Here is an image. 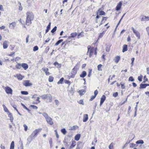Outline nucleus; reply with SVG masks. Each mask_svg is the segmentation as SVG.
<instances>
[{
    "mask_svg": "<svg viewBox=\"0 0 149 149\" xmlns=\"http://www.w3.org/2000/svg\"><path fill=\"white\" fill-rule=\"evenodd\" d=\"M26 24L29 25L32 23L31 21L33 20L34 15L32 12H27L26 13Z\"/></svg>",
    "mask_w": 149,
    "mask_h": 149,
    "instance_id": "f257e3e1",
    "label": "nucleus"
},
{
    "mask_svg": "<svg viewBox=\"0 0 149 149\" xmlns=\"http://www.w3.org/2000/svg\"><path fill=\"white\" fill-rule=\"evenodd\" d=\"M40 97L43 99H49V102H51L52 101V96L50 94L43 95H41Z\"/></svg>",
    "mask_w": 149,
    "mask_h": 149,
    "instance_id": "f03ea898",
    "label": "nucleus"
},
{
    "mask_svg": "<svg viewBox=\"0 0 149 149\" xmlns=\"http://www.w3.org/2000/svg\"><path fill=\"white\" fill-rule=\"evenodd\" d=\"M42 130V128L36 129L32 132L30 135L31 137L33 138L36 137L38 134Z\"/></svg>",
    "mask_w": 149,
    "mask_h": 149,
    "instance_id": "7ed1b4c3",
    "label": "nucleus"
},
{
    "mask_svg": "<svg viewBox=\"0 0 149 149\" xmlns=\"http://www.w3.org/2000/svg\"><path fill=\"white\" fill-rule=\"evenodd\" d=\"M89 52V57L90 58L91 57L94 52V48L92 47L91 48V46H88V52L87 54Z\"/></svg>",
    "mask_w": 149,
    "mask_h": 149,
    "instance_id": "20e7f679",
    "label": "nucleus"
},
{
    "mask_svg": "<svg viewBox=\"0 0 149 149\" xmlns=\"http://www.w3.org/2000/svg\"><path fill=\"white\" fill-rule=\"evenodd\" d=\"M5 90L7 94H12L13 90L10 87L8 86H6L5 87Z\"/></svg>",
    "mask_w": 149,
    "mask_h": 149,
    "instance_id": "39448f33",
    "label": "nucleus"
},
{
    "mask_svg": "<svg viewBox=\"0 0 149 149\" xmlns=\"http://www.w3.org/2000/svg\"><path fill=\"white\" fill-rule=\"evenodd\" d=\"M132 29L134 33L135 34L136 37L138 38L139 39H140V33L138 31H136L134 29V28L133 27H132Z\"/></svg>",
    "mask_w": 149,
    "mask_h": 149,
    "instance_id": "423d86ee",
    "label": "nucleus"
},
{
    "mask_svg": "<svg viewBox=\"0 0 149 149\" xmlns=\"http://www.w3.org/2000/svg\"><path fill=\"white\" fill-rule=\"evenodd\" d=\"M122 2L121 1L119 2V3L118 4L115 8V9L116 11H118L120 10L122 5Z\"/></svg>",
    "mask_w": 149,
    "mask_h": 149,
    "instance_id": "0eeeda50",
    "label": "nucleus"
},
{
    "mask_svg": "<svg viewBox=\"0 0 149 149\" xmlns=\"http://www.w3.org/2000/svg\"><path fill=\"white\" fill-rule=\"evenodd\" d=\"M106 97L105 95H103L102 97H101L100 99V106H101V105L106 100Z\"/></svg>",
    "mask_w": 149,
    "mask_h": 149,
    "instance_id": "6e6552de",
    "label": "nucleus"
},
{
    "mask_svg": "<svg viewBox=\"0 0 149 149\" xmlns=\"http://www.w3.org/2000/svg\"><path fill=\"white\" fill-rule=\"evenodd\" d=\"M83 146V144L82 142H78L76 149H81L82 148Z\"/></svg>",
    "mask_w": 149,
    "mask_h": 149,
    "instance_id": "1a4fd4ad",
    "label": "nucleus"
},
{
    "mask_svg": "<svg viewBox=\"0 0 149 149\" xmlns=\"http://www.w3.org/2000/svg\"><path fill=\"white\" fill-rule=\"evenodd\" d=\"M46 120L47 123L51 125H53V123L52 121V119L51 117H49Z\"/></svg>",
    "mask_w": 149,
    "mask_h": 149,
    "instance_id": "9d476101",
    "label": "nucleus"
},
{
    "mask_svg": "<svg viewBox=\"0 0 149 149\" xmlns=\"http://www.w3.org/2000/svg\"><path fill=\"white\" fill-rule=\"evenodd\" d=\"M23 85L25 86H29L32 85V84L29 82V80H26L24 81V83Z\"/></svg>",
    "mask_w": 149,
    "mask_h": 149,
    "instance_id": "9b49d317",
    "label": "nucleus"
},
{
    "mask_svg": "<svg viewBox=\"0 0 149 149\" xmlns=\"http://www.w3.org/2000/svg\"><path fill=\"white\" fill-rule=\"evenodd\" d=\"M42 70L45 72L46 75H49L50 74L49 72H48L49 69L48 68H42Z\"/></svg>",
    "mask_w": 149,
    "mask_h": 149,
    "instance_id": "f8f14e48",
    "label": "nucleus"
},
{
    "mask_svg": "<svg viewBox=\"0 0 149 149\" xmlns=\"http://www.w3.org/2000/svg\"><path fill=\"white\" fill-rule=\"evenodd\" d=\"M97 13H98L99 15H105V13L103 11L101 10V9L99 8L97 11Z\"/></svg>",
    "mask_w": 149,
    "mask_h": 149,
    "instance_id": "ddd939ff",
    "label": "nucleus"
},
{
    "mask_svg": "<svg viewBox=\"0 0 149 149\" xmlns=\"http://www.w3.org/2000/svg\"><path fill=\"white\" fill-rule=\"evenodd\" d=\"M88 119V116L87 114H84L83 115V122H86Z\"/></svg>",
    "mask_w": 149,
    "mask_h": 149,
    "instance_id": "4468645a",
    "label": "nucleus"
},
{
    "mask_svg": "<svg viewBox=\"0 0 149 149\" xmlns=\"http://www.w3.org/2000/svg\"><path fill=\"white\" fill-rule=\"evenodd\" d=\"M131 135L132 136H133L132 139L130 141L129 140H128L126 143H125V144L124 145V146H123V148H125L126 147L127 145L131 141L132 139H133L134 138H135V136L133 134H132Z\"/></svg>",
    "mask_w": 149,
    "mask_h": 149,
    "instance_id": "2eb2a0df",
    "label": "nucleus"
},
{
    "mask_svg": "<svg viewBox=\"0 0 149 149\" xmlns=\"http://www.w3.org/2000/svg\"><path fill=\"white\" fill-rule=\"evenodd\" d=\"M87 75V73L86 71H83L80 74V77L81 78H84Z\"/></svg>",
    "mask_w": 149,
    "mask_h": 149,
    "instance_id": "dca6fc26",
    "label": "nucleus"
},
{
    "mask_svg": "<svg viewBox=\"0 0 149 149\" xmlns=\"http://www.w3.org/2000/svg\"><path fill=\"white\" fill-rule=\"evenodd\" d=\"M7 113L8 115V117L10 118V121L11 122H12L13 120V118L12 113L10 112H8Z\"/></svg>",
    "mask_w": 149,
    "mask_h": 149,
    "instance_id": "f3484780",
    "label": "nucleus"
},
{
    "mask_svg": "<svg viewBox=\"0 0 149 149\" xmlns=\"http://www.w3.org/2000/svg\"><path fill=\"white\" fill-rule=\"evenodd\" d=\"M16 25V23L15 22H13L10 24V27L11 29H14Z\"/></svg>",
    "mask_w": 149,
    "mask_h": 149,
    "instance_id": "a211bd4d",
    "label": "nucleus"
},
{
    "mask_svg": "<svg viewBox=\"0 0 149 149\" xmlns=\"http://www.w3.org/2000/svg\"><path fill=\"white\" fill-rule=\"evenodd\" d=\"M22 66L25 70H26L28 68V64L26 63H22Z\"/></svg>",
    "mask_w": 149,
    "mask_h": 149,
    "instance_id": "6ab92c4d",
    "label": "nucleus"
},
{
    "mask_svg": "<svg viewBox=\"0 0 149 149\" xmlns=\"http://www.w3.org/2000/svg\"><path fill=\"white\" fill-rule=\"evenodd\" d=\"M127 50V45H124L123 46L122 52H124Z\"/></svg>",
    "mask_w": 149,
    "mask_h": 149,
    "instance_id": "aec40b11",
    "label": "nucleus"
},
{
    "mask_svg": "<svg viewBox=\"0 0 149 149\" xmlns=\"http://www.w3.org/2000/svg\"><path fill=\"white\" fill-rule=\"evenodd\" d=\"M76 142L74 140L72 141V143L70 146L69 148L70 149L74 147L76 145Z\"/></svg>",
    "mask_w": 149,
    "mask_h": 149,
    "instance_id": "412c9836",
    "label": "nucleus"
},
{
    "mask_svg": "<svg viewBox=\"0 0 149 149\" xmlns=\"http://www.w3.org/2000/svg\"><path fill=\"white\" fill-rule=\"evenodd\" d=\"M7 41H5L3 43V47L4 49H6L8 47V45L7 44Z\"/></svg>",
    "mask_w": 149,
    "mask_h": 149,
    "instance_id": "4be33fe9",
    "label": "nucleus"
},
{
    "mask_svg": "<svg viewBox=\"0 0 149 149\" xmlns=\"http://www.w3.org/2000/svg\"><path fill=\"white\" fill-rule=\"evenodd\" d=\"M148 19H149V17L148 16H143L141 19V21H148Z\"/></svg>",
    "mask_w": 149,
    "mask_h": 149,
    "instance_id": "5701e85b",
    "label": "nucleus"
},
{
    "mask_svg": "<svg viewBox=\"0 0 149 149\" xmlns=\"http://www.w3.org/2000/svg\"><path fill=\"white\" fill-rule=\"evenodd\" d=\"M80 136L81 135L80 134H77L74 137L75 140L77 141H78L80 138Z\"/></svg>",
    "mask_w": 149,
    "mask_h": 149,
    "instance_id": "b1692460",
    "label": "nucleus"
},
{
    "mask_svg": "<svg viewBox=\"0 0 149 149\" xmlns=\"http://www.w3.org/2000/svg\"><path fill=\"white\" fill-rule=\"evenodd\" d=\"M146 84H141L140 85L139 88L140 89L142 88H146Z\"/></svg>",
    "mask_w": 149,
    "mask_h": 149,
    "instance_id": "393cba45",
    "label": "nucleus"
},
{
    "mask_svg": "<svg viewBox=\"0 0 149 149\" xmlns=\"http://www.w3.org/2000/svg\"><path fill=\"white\" fill-rule=\"evenodd\" d=\"M14 141H12L10 144V149H14Z\"/></svg>",
    "mask_w": 149,
    "mask_h": 149,
    "instance_id": "a878e982",
    "label": "nucleus"
},
{
    "mask_svg": "<svg viewBox=\"0 0 149 149\" xmlns=\"http://www.w3.org/2000/svg\"><path fill=\"white\" fill-rule=\"evenodd\" d=\"M77 70H75L74 69V68H73L72 69L71 74H73V77H74L75 75L77 73Z\"/></svg>",
    "mask_w": 149,
    "mask_h": 149,
    "instance_id": "bb28decb",
    "label": "nucleus"
},
{
    "mask_svg": "<svg viewBox=\"0 0 149 149\" xmlns=\"http://www.w3.org/2000/svg\"><path fill=\"white\" fill-rule=\"evenodd\" d=\"M79 94L81 95L84 94L86 92V91L84 90H80L79 91Z\"/></svg>",
    "mask_w": 149,
    "mask_h": 149,
    "instance_id": "cd10ccee",
    "label": "nucleus"
},
{
    "mask_svg": "<svg viewBox=\"0 0 149 149\" xmlns=\"http://www.w3.org/2000/svg\"><path fill=\"white\" fill-rule=\"evenodd\" d=\"M115 62L116 63H118L120 59V57L119 56H117L115 58Z\"/></svg>",
    "mask_w": 149,
    "mask_h": 149,
    "instance_id": "c85d7f7f",
    "label": "nucleus"
},
{
    "mask_svg": "<svg viewBox=\"0 0 149 149\" xmlns=\"http://www.w3.org/2000/svg\"><path fill=\"white\" fill-rule=\"evenodd\" d=\"M63 41V39H60L58 40L57 42L55 44V46H56L58 45L60 43Z\"/></svg>",
    "mask_w": 149,
    "mask_h": 149,
    "instance_id": "c756f323",
    "label": "nucleus"
},
{
    "mask_svg": "<svg viewBox=\"0 0 149 149\" xmlns=\"http://www.w3.org/2000/svg\"><path fill=\"white\" fill-rule=\"evenodd\" d=\"M3 108L5 112H6L7 113H8L9 112V111L8 110L7 108L4 104L3 105Z\"/></svg>",
    "mask_w": 149,
    "mask_h": 149,
    "instance_id": "7c9ffc66",
    "label": "nucleus"
},
{
    "mask_svg": "<svg viewBox=\"0 0 149 149\" xmlns=\"http://www.w3.org/2000/svg\"><path fill=\"white\" fill-rule=\"evenodd\" d=\"M136 143L137 144H143L144 143V141L142 140H139L137 141L136 142Z\"/></svg>",
    "mask_w": 149,
    "mask_h": 149,
    "instance_id": "2f4dec72",
    "label": "nucleus"
},
{
    "mask_svg": "<svg viewBox=\"0 0 149 149\" xmlns=\"http://www.w3.org/2000/svg\"><path fill=\"white\" fill-rule=\"evenodd\" d=\"M17 77L18 79L19 80H22L23 79L24 77L22 76L21 74H19L17 75Z\"/></svg>",
    "mask_w": 149,
    "mask_h": 149,
    "instance_id": "473e14b6",
    "label": "nucleus"
},
{
    "mask_svg": "<svg viewBox=\"0 0 149 149\" xmlns=\"http://www.w3.org/2000/svg\"><path fill=\"white\" fill-rule=\"evenodd\" d=\"M77 33L76 32L72 33L70 34V36L71 38H74L77 35Z\"/></svg>",
    "mask_w": 149,
    "mask_h": 149,
    "instance_id": "72a5a7b5",
    "label": "nucleus"
},
{
    "mask_svg": "<svg viewBox=\"0 0 149 149\" xmlns=\"http://www.w3.org/2000/svg\"><path fill=\"white\" fill-rule=\"evenodd\" d=\"M79 65L77 63V64L75 66H74L73 68L74 69H75L77 71L79 70Z\"/></svg>",
    "mask_w": 149,
    "mask_h": 149,
    "instance_id": "f704fd0d",
    "label": "nucleus"
},
{
    "mask_svg": "<svg viewBox=\"0 0 149 149\" xmlns=\"http://www.w3.org/2000/svg\"><path fill=\"white\" fill-rule=\"evenodd\" d=\"M61 132L64 135H65L67 133V131L65 128L61 129Z\"/></svg>",
    "mask_w": 149,
    "mask_h": 149,
    "instance_id": "c9c22d12",
    "label": "nucleus"
},
{
    "mask_svg": "<svg viewBox=\"0 0 149 149\" xmlns=\"http://www.w3.org/2000/svg\"><path fill=\"white\" fill-rule=\"evenodd\" d=\"M13 107V108L18 113L20 116H22V115L19 112L18 110L17 109L16 106L15 105H13V106H12Z\"/></svg>",
    "mask_w": 149,
    "mask_h": 149,
    "instance_id": "e433bc0d",
    "label": "nucleus"
},
{
    "mask_svg": "<svg viewBox=\"0 0 149 149\" xmlns=\"http://www.w3.org/2000/svg\"><path fill=\"white\" fill-rule=\"evenodd\" d=\"M42 115L46 119L48 118L49 116L46 113H42Z\"/></svg>",
    "mask_w": 149,
    "mask_h": 149,
    "instance_id": "4c0bfd02",
    "label": "nucleus"
},
{
    "mask_svg": "<svg viewBox=\"0 0 149 149\" xmlns=\"http://www.w3.org/2000/svg\"><path fill=\"white\" fill-rule=\"evenodd\" d=\"M22 67V64L21 65L20 63H18L16 65V68L17 69H20Z\"/></svg>",
    "mask_w": 149,
    "mask_h": 149,
    "instance_id": "58836bf2",
    "label": "nucleus"
},
{
    "mask_svg": "<svg viewBox=\"0 0 149 149\" xmlns=\"http://www.w3.org/2000/svg\"><path fill=\"white\" fill-rule=\"evenodd\" d=\"M64 80V79L63 77L61 78L60 80L58 81L57 83L58 84H62Z\"/></svg>",
    "mask_w": 149,
    "mask_h": 149,
    "instance_id": "ea45409f",
    "label": "nucleus"
},
{
    "mask_svg": "<svg viewBox=\"0 0 149 149\" xmlns=\"http://www.w3.org/2000/svg\"><path fill=\"white\" fill-rule=\"evenodd\" d=\"M33 137H31V135H30L27 138V140L29 142V143H30L31 141L33 140Z\"/></svg>",
    "mask_w": 149,
    "mask_h": 149,
    "instance_id": "a19ab883",
    "label": "nucleus"
},
{
    "mask_svg": "<svg viewBox=\"0 0 149 149\" xmlns=\"http://www.w3.org/2000/svg\"><path fill=\"white\" fill-rule=\"evenodd\" d=\"M21 94L23 95H27L28 94V92L27 91H22L21 92Z\"/></svg>",
    "mask_w": 149,
    "mask_h": 149,
    "instance_id": "79ce46f5",
    "label": "nucleus"
},
{
    "mask_svg": "<svg viewBox=\"0 0 149 149\" xmlns=\"http://www.w3.org/2000/svg\"><path fill=\"white\" fill-rule=\"evenodd\" d=\"M57 27L56 26H55L51 30V32L52 33H54L56 31L57 29Z\"/></svg>",
    "mask_w": 149,
    "mask_h": 149,
    "instance_id": "37998d69",
    "label": "nucleus"
},
{
    "mask_svg": "<svg viewBox=\"0 0 149 149\" xmlns=\"http://www.w3.org/2000/svg\"><path fill=\"white\" fill-rule=\"evenodd\" d=\"M103 17L102 19V20L101 21L100 24L99 25V26H100L102 24H103L104 23L105 21H104V18H107V17Z\"/></svg>",
    "mask_w": 149,
    "mask_h": 149,
    "instance_id": "c03bdc74",
    "label": "nucleus"
},
{
    "mask_svg": "<svg viewBox=\"0 0 149 149\" xmlns=\"http://www.w3.org/2000/svg\"><path fill=\"white\" fill-rule=\"evenodd\" d=\"M54 77L51 76H49V81L50 82H52L53 81Z\"/></svg>",
    "mask_w": 149,
    "mask_h": 149,
    "instance_id": "a18cd8bd",
    "label": "nucleus"
},
{
    "mask_svg": "<svg viewBox=\"0 0 149 149\" xmlns=\"http://www.w3.org/2000/svg\"><path fill=\"white\" fill-rule=\"evenodd\" d=\"M54 65L55 66H57V67H61V64H59L57 62H55L54 63Z\"/></svg>",
    "mask_w": 149,
    "mask_h": 149,
    "instance_id": "49530a36",
    "label": "nucleus"
},
{
    "mask_svg": "<svg viewBox=\"0 0 149 149\" xmlns=\"http://www.w3.org/2000/svg\"><path fill=\"white\" fill-rule=\"evenodd\" d=\"M148 81V79L146 78V75L144 76L143 77V83H145L146 81Z\"/></svg>",
    "mask_w": 149,
    "mask_h": 149,
    "instance_id": "de8ad7c7",
    "label": "nucleus"
},
{
    "mask_svg": "<svg viewBox=\"0 0 149 149\" xmlns=\"http://www.w3.org/2000/svg\"><path fill=\"white\" fill-rule=\"evenodd\" d=\"M102 65L100 64L98 65L97 66V69L99 71H102V69L101 68L102 66Z\"/></svg>",
    "mask_w": 149,
    "mask_h": 149,
    "instance_id": "09e8293b",
    "label": "nucleus"
},
{
    "mask_svg": "<svg viewBox=\"0 0 149 149\" xmlns=\"http://www.w3.org/2000/svg\"><path fill=\"white\" fill-rule=\"evenodd\" d=\"M137 145L135 144H134L133 143H131L130 144V148H133V147H136L137 146Z\"/></svg>",
    "mask_w": 149,
    "mask_h": 149,
    "instance_id": "8fccbe9b",
    "label": "nucleus"
},
{
    "mask_svg": "<svg viewBox=\"0 0 149 149\" xmlns=\"http://www.w3.org/2000/svg\"><path fill=\"white\" fill-rule=\"evenodd\" d=\"M143 76L141 75L140 76H139L138 77V79L140 81H142V79L143 78Z\"/></svg>",
    "mask_w": 149,
    "mask_h": 149,
    "instance_id": "3c124183",
    "label": "nucleus"
},
{
    "mask_svg": "<svg viewBox=\"0 0 149 149\" xmlns=\"http://www.w3.org/2000/svg\"><path fill=\"white\" fill-rule=\"evenodd\" d=\"M64 82L65 84H68L69 85H70L71 84L69 80H65Z\"/></svg>",
    "mask_w": 149,
    "mask_h": 149,
    "instance_id": "603ef678",
    "label": "nucleus"
},
{
    "mask_svg": "<svg viewBox=\"0 0 149 149\" xmlns=\"http://www.w3.org/2000/svg\"><path fill=\"white\" fill-rule=\"evenodd\" d=\"M38 49V47L37 46H36L33 47V50L35 52Z\"/></svg>",
    "mask_w": 149,
    "mask_h": 149,
    "instance_id": "864d4df0",
    "label": "nucleus"
},
{
    "mask_svg": "<svg viewBox=\"0 0 149 149\" xmlns=\"http://www.w3.org/2000/svg\"><path fill=\"white\" fill-rule=\"evenodd\" d=\"M128 80L130 81H134V80L132 76H131L129 78Z\"/></svg>",
    "mask_w": 149,
    "mask_h": 149,
    "instance_id": "5fc2aeb1",
    "label": "nucleus"
},
{
    "mask_svg": "<svg viewBox=\"0 0 149 149\" xmlns=\"http://www.w3.org/2000/svg\"><path fill=\"white\" fill-rule=\"evenodd\" d=\"M92 72V69H89V72H88V77H90L91 75V73Z\"/></svg>",
    "mask_w": 149,
    "mask_h": 149,
    "instance_id": "6e6d98bb",
    "label": "nucleus"
},
{
    "mask_svg": "<svg viewBox=\"0 0 149 149\" xmlns=\"http://www.w3.org/2000/svg\"><path fill=\"white\" fill-rule=\"evenodd\" d=\"M30 107H32L33 109H37L38 108L36 106L31 105L30 106Z\"/></svg>",
    "mask_w": 149,
    "mask_h": 149,
    "instance_id": "4d7b16f0",
    "label": "nucleus"
},
{
    "mask_svg": "<svg viewBox=\"0 0 149 149\" xmlns=\"http://www.w3.org/2000/svg\"><path fill=\"white\" fill-rule=\"evenodd\" d=\"M78 102L80 104L82 105L84 104V101L83 100H80L79 101H78Z\"/></svg>",
    "mask_w": 149,
    "mask_h": 149,
    "instance_id": "13d9d810",
    "label": "nucleus"
},
{
    "mask_svg": "<svg viewBox=\"0 0 149 149\" xmlns=\"http://www.w3.org/2000/svg\"><path fill=\"white\" fill-rule=\"evenodd\" d=\"M78 127L76 125H74L72 126V127L71 128V130H75Z\"/></svg>",
    "mask_w": 149,
    "mask_h": 149,
    "instance_id": "bf43d9fd",
    "label": "nucleus"
},
{
    "mask_svg": "<svg viewBox=\"0 0 149 149\" xmlns=\"http://www.w3.org/2000/svg\"><path fill=\"white\" fill-rule=\"evenodd\" d=\"M118 95V93L117 92L114 93L113 94V96L114 97H117Z\"/></svg>",
    "mask_w": 149,
    "mask_h": 149,
    "instance_id": "052dcab7",
    "label": "nucleus"
},
{
    "mask_svg": "<svg viewBox=\"0 0 149 149\" xmlns=\"http://www.w3.org/2000/svg\"><path fill=\"white\" fill-rule=\"evenodd\" d=\"M96 97V96H95L94 95H92V96H91V98L89 100L90 101H92Z\"/></svg>",
    "mask_w": 149,
    "mask_h": 149,
    "instance_id": "680f3d73",
    "label": "nucleus"
},
{
    "mask_svg": "<svg viewBox=\"0 0 149 149\" xmlns=\"http://www.w3.org/2000/svg\"><path fill=\"white\" fill-rule=\"evenodd\" d=\"M113 147V142L111 143L109 146V149H112Z\"/></svg>",
    "mask_w": 149,
    "mask_h": 149,
    "instance_id": "e2e57ef3",
    "label": "nucleus"
},
{
    "mask_svg": "<svg viewBox=\"0 0 149 149\" xmlns=\"http://www.w3.org/2000/svg\"><path fill=\"white\" fill-rule=\"evenodd\" d=\"M23 126L24 127V130L26 131L28 129V127L26 125L24 124V125Z\"/></svg>",
    "mask_w": 149,
    "mask_h": 149,
    "instance_id": "0e129e2a",
    "label": "nucleus"
},
{
    "mask_svg": "<svg viewBox=\"0 0 149 149\" xmlns=\"http://www.w3.org/2000/svg\"><path fill=\"white\" fill-rule=\"evenodd\" d=\"M49 142L50 144V146L51 147L52 146V138H50V139L49 140Z\"/></svg>",
    "mask_w": 149,
    "mask_h": 149,
    "instance_id": "69168bd1",
    "label": "nucleus"
},
{
    "mask_svg": "<svg viewBox=\"0 0 149 149\" xmlns=\"http://www.w3.org/2000/svg\"><path fill=\"white\" fill-rule=\"evenodd\" d=\"M98 91L97 90H95L94 92V95L96 96L97 95L98 93Z\"/></svg>",
    "mask_w": 149,
    "mask_h": 149,
    "instance_id": "338daca9",
    "label": "nucleus"
},
{
    "mask_svg": "<svg viewBox=\"0 0 149 149\" xmlns=\"http://www.w3.org/2000/svg\"><path fill=\"white\" fill-rule=\"evenodd\" d=\"M120 85H121L122 88L123 89H125V86L124 85V84H123L122 83V82H121L120 83Z\"/></svg>",
    "mask_w": 149,
    "mask_h": 149,
    "instance_id": "774afa93",
    "label": "nucleus"
}]
</instances>
